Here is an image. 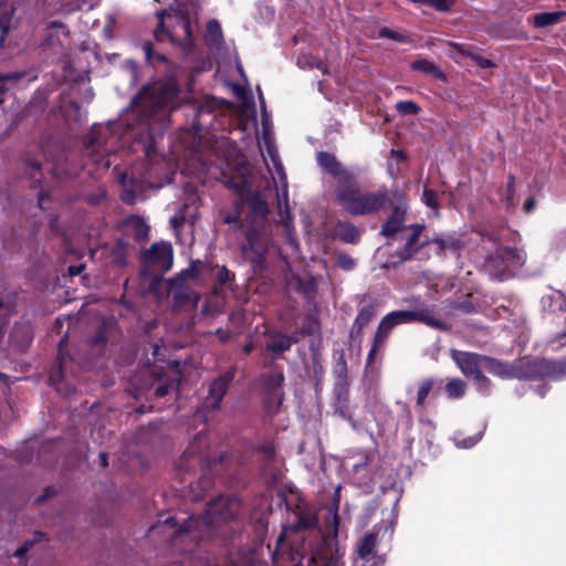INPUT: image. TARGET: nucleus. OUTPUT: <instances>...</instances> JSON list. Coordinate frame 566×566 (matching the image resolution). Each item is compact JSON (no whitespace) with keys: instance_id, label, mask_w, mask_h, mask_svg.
I'll return each mask as SVG.
<instances>
[{"instance_id":"864d4df0","label":"nucleus","mask_w":566,"mask_h":566,"mask_svg":"<svg viewBox=\"0 0 566 566\" xmlns=\"http://www.w3.org/2000/svg\"><path fill=\"white\" fill-rule=\"evenodd\" d=\"M205 115L211 116V112L208 107L200 105L197 107L195 118L191 123V127L196 132H200L202 128V124L200 123V118Z\"/></svg>"},{"instance_id":"a18cd8bd","label":"nucleus","mask_w":566,"mask_h":566,"mask_svg":"<svg viewBox=\"0 0 566 566\" xmlns=\"http://www.w3.org/2000/svg\"><path fill=\"white\" fill-rule=\"evenodd\" d=\"M296 290L298 293L303 294L305 297H311L316 294L317 285L313 277L308 280L297 279Z\"/></svg>"},{"instance_id":"c9c22d12","label":"nucleus","mask_w":566,"mask_h":566,"mask_svg":"<svg viewBox=\"0 0 566 566\" xmlns=\"http://www.w3.org/2000/svg\"><path fill=\"white\" fill-rule=\"evenodd\" d=\"M130 224L133 228V238L137 243H142L147 240L149 227L146 224V222L139 218L134 217L130 220Z\"/></svg>"},{"instance_id":"bf43d9fd","label":"nucleus","mask_w":566,"mask_h":566,"mask_svg":"<svg viewBox=\"0 0 566 566\" xmlns=\"http://www.w3.org/2000/svg\"><path fill=\"white\" fill-rule=\"evenodd\" d=\"M217 279L220 284H227L234 279V274L223 265L218 271Z\"/></svg>"},{"instance_id":"bb28decb","label":"nucleus","mask_w":566,"mask_h":566,"mask_svg":"<svg viewBox=\"0 0 566 566\" xmlns=\"http://www.w3.org/2000/svg\"><path fill=\"white\" fill-rule=\"evenodd\" d=\"M450 46L457 50L461 55L470 57L474 64L481 69H491L495 65L492 60L475 53L474 48L470 44L451 42Z\"/></svg>"},{"instance_id":"dca6fc26","label":"nucleus","mask_w":566,"mask_h":566,"mask_svg":"<svg viewBox=\"0 0 566 566\" xmlns=\"http://www.w3.org/2000/svg\"><path fill=\"white\" fill-rule=\"evenodd\" d=\"M378 311V303L373 301L365 305H359L358 314L353 322L349 329L348 338L349 343H357L360 347L364 328L376 317Z\"/></svg>"},{"instance_id":"09e8293b","label":"nucleus","mask_w":566,"mask_h":566,"mask_svg":"<svg viewBox=\"0 0 566 566\" xmlns=\"http://www.w3.org/2000/svg\"><path fill=\"white\" fill-rule=\"evenodd\" d=\"M200 274V270L197 266V262L192 261L190 265L182 272L179 273L178 277L169 280V285H175L185 277L197 279Z\"/></svg>"},{"instance_id":"aec40b11","label":"nucleus","mask_w":566,"mask_h":566,"mask_svg":"<svg viewBox=\"0 0 566 566\" xmlns=\"http://www.w3.org/2000/svg\"><path fill=\"white\" fill-rule=\"evenodd\" d=\"M35 78L28 71L0 72V105L9 91L19 87L22 82L29 84Z\"/></svg>"},{"instance_id":"6ab92c4d","label":"nucleus","mask_w":566,"mask_h":566,"mask_svg":"<svg viewBox=\"0 0 566 566\" xmlns=\"http://www.w3.org/2000/svg\"><path fill=\"white\" fill-rule=\"evenodd\" d=\"M451 357L465 377L472 378L484 369L485 355L453 349Z\"/></svg>"},{"instance_id":"ea45409f","label":"nucleus","mask_w":566,"mask_h":566,"mask_svg":"<svg viewBox=\"0 0 566 566\" xmlns=\"http://www.w3.org/2000/svg\"><path fill=\"white\" fill-rule=\"evenodd\" d=\"M333 357L336 360L335 365V374L337 375V378L339 381L346 382L347 381V374H348V367L347 361L345 358V353L343 349L335 350L333 354Z\"/></svg>"},{"instance_id":"2f4dec72","label":"nucleus","mask_w":566,"mask_h":566,"mask_svg":"<svg viewBox=\"0 0 566 566\" xmlns=\"http://www.w3.org/2000/svg\"><path fill=\"white\" fill-rule=\"evenodd\" d=\"M172 290V302L175 307H184L192 302V290L188 286L179 284L170 285Z\"/></svg>"},{"instance_id":"1a4fd4ad","label":"nucleus","mask_w":566,"mask_h":566,"mask_svg":"<svg viewBox=\"0 0 566 566\" xmlns=\"http://www.w3.org/2000/svg\"><path fill=\"white\" fill-rule=\"evenodd\" d=\"M391 212L381 224L380 234L387 239H392L403 227L408 210V199L403 191L394 190L388 203Z\"/></svg>"},{"instance_id":"9b49d317","label":"nucleus","mask_w":566,"mask_h":566,"mask_svg":"<svg viewBox=\"0 0 566 566\" xmlns=\"http://www.w3.org/2000/svg\"><path fill=\"white\" fill-rule=\"evenodd\" d=\"M286 509L292 511L293 521L290 522L287 530L291 533H300L316 530L319 525L316 511L303 501H298L294 507L286 504Z\"/></svg>"},{"instance_id":"37998d69","label":"nucleus","mask_w":566,"mask_h":566,"mask_svg":"<svg viewBox=\"0 0 566 566\" xmlns=\"http://www.w3.org/2000/svg\"><path fill=\"white\" fill-rule=\"evenodd\" d=\"M207 36L209 42L219 44L223 41L222 29L218 20L211 19L207 22Z\"/></svg>"},{"instance_id":"412c9836","label":"nucleus","mask_w":566,"mask_h":566,"mask_svg":"<svg viewBox=\"0 0 566 566\" xmlns=\"http://www.w3.org/2000/svg\"><path fill=\"white\" fill-rule=\"evenodd\" d=\"M241 201L249 206L250 217L253 219H266L270 210L268 202L258 191L249 190L242 198Z\"/></svg>"},{"instance_id":"a19ab883","label":"nucleus","mask_w":566,"mask_h":566,"mask_svg":"<svg viewBox=\"0 0 566 566\" xmlns=\"http://www.w3.org/2000/svg\"><path fill=\"white\" fill-rule=\"evenodd\" d=\"M233 566H268L255 552H248L238 556Z\"/></svg>"},{"instance_id":"6e6552de","label":"nucleus","mask_w":566,"mask_h":566,"mask_svg":"<svg viewBox=\"0 0 566 566\" xmlns=\"http://www.w3.org/2000/svg\"><path fill=\"white\" fill-rule=\"evenodd\" d=\"M216 463L217 459L212 458L210 454L207 437L202 433H198L184 451L178 468L185 472L200 470L201 473H205Z\"/></svg>"},{"instance_id":"49530a36","label":"nucleus","mask_w":566,"mask_h":566,"mask_svg":"<svg viewBox=\"0 0 566 566\" xmlns=\"http://www.w3.org/2000/svg\"><path fill=\"white\" fill-rule=\"evenodd\" d=\"M27 172L29 174L30 178L33 180L35 185H39L42 180V165L38 160H33L28 158L27 161Z\"/></svg>"},{"instance_id":"58836bf2","label":"nucleus","mask_w":566,"mask_h":566,"mask_svg":"<svg viewBox=\"0 0 566 566\" xmlns=\"http://www.w3.org/2000/svg\"><path fill=\"white\" fill-rule=\"evenodd\" d=\"M108 338V326L104 321L98 325L95 334L90 338L88 344L93 348H104Z\"/></svg>"},{"instance_id":"de8ad7c7","label":"nucleus","mask_w":566,"mask_h":566,"mask_svg":"<svg viewBox=\"0 0 566 566\" xmlns=\"http://www.w3.org/2000/svg\"><path fill=\"white\" fill-rule=\"evenodd\" d=\"M143 51L145 53L147 62H149V63H154V62L165 63L167 61L165 55L155 52L154 44L150 41L144 42Z\"/></svg>"},{"instance_id":"c03bdc74","label":"nucleus","mask_w":566,"mask_h":566,"mask_svg":"<svg viewBox=\"0 0 566 566\" xmlns=\"http://www.w3.org/2000/svg\"><path fill=\"white\" fill-rule=\"evenodd\" d=\"M224 185L232 189L240 199L250 190L247 180L242 177H231L224 181Z\"/></svg>"},{"instance_id":"423d86ee","label":"nucleus","mask_w":566,"mask_h":566,"mask_svg":"<svg viewBox=\"0 0 566 566\" xmlns=\"http://www.w3.org/2000/svg\"><path fill=\"white\" fill-rule=\"evenodd\" d=\"M244 237L245 242L241 245V254L250 263L253 274L261 275L266 270L270 239L263 230L255 226L249 227Z\"/></svg>"},{"instance_id":"603ef678","label":"nucleus","mask_w":566,"mask_h":566,"mask_svg":"<svg viewBox=\"0 0 566 566\" xmlns=\"http://www.w3.org/2000/svg\"><path fill=\"white\" fill-rule=\"evenodd\" d=\"M474 385L476 389L481 392L489 391L491 387V380L482 373H478L475 376L472 377Z\"/></svg>"},{"instance_id":"7c9ffc66","label":"nucleus","mask_w":566,"mask_h":566,"mask_svg":"<svg viewBox=\"0 0 566 566\" xmlns=\"http://www.w3.org/2000/svg\"><path fill=\"white\" fill-rule=\"evenodd\" d=\"M410 67L412 71L430 74L436 80L447 82V75L433 62L427 59H419L411 62Z\"/></svg>"},{"instance_id":"052dcab7","label":"nucleus","mask_w":566,"mask_h":566,"mask_svg":"<svg viewBox=\"0 0 566 566\" xmlns=\"http://www.w3.org/2000/svg\"><path fill=\"white\" fill-rule=\"evenodd\" d=\"M35 541L34 539H28L25 541L14 553V556L18 558H23L27 556L29 551L33 547Z\"/></svg>"},{"instance_id":"7ed1b4c3","label":"nucleus","mask_w":566,"mask_h":566,"mask_svg":"<svg viewBox=\"0 0 566 566\" xmlns=\"http://www.w3.org/2000/svg\"><path fill=\"white\" fill-rule=\"evenodd\" d=\"M242 510V501L237 495L220 494L207 503L205 513L197 518L190 516L177 531V536L190 535L197 528L199 520L207 526L216 527L234 521Z\"/></svg>"},{"instance_id":"4d7b16f0","label":"nucleus","mask_w":566,"mask_h":566,"mask_svg":"<svg viewBox=\"0 0 566 566\" xmlns=\"http://www.w3.org/2000/svg\"><path fill=\"white\" fill-rule=\"evenodd\" d=\"M386 344L378 342V339L374 338L371 343V347L367 354L366 358V367H369L374 364L376 359L377 352L385 347Z\"/></svg>"},{"instance_id":"0eeeda50","label":"nucleus","mask_w":566,"mask_h":566,"mask_svg":"<svg viewBox=\"0 0 566 566\" xmlns=\"http://www.w3.org/2000/svg\"><path fill=\"white\" fill-rule=\"evenodd\" d=\"M566 373V367L558 361L534 358L514 360V379L541 380L544 378L559 379Z\"/></svg>"},{"instance_id":"3c124183","label":"nucleus","mask_w":566,"mask_h":566,"mask_svg":"<svg viewBox=\"0 0 566 566\" xmlns=\"http://www.w3.org/2000/svg\"><path fill=\"white\" fill-rule=\"evenodd\" d=\"M422 202L431 208L432 210H434L437 213L439 211V202H438V193L428 188V187H424L423 191H422Z\"/></svg>"},{"instance_id":"680f3d73","label":"nucleus","mask_w":566,"mask_h":566,"mask_svg":"<svg viewBox=\"0 0 566 566\" xmlns=\"http://www.w3.org/2000/svg\"><path fill=\"white\" fill-rule=\"evenodd\" d=\"M223 222L224 223H228V224H231V223H234L237 226H240V228H242V222H241V212L239 210H237L235 212L233 213H228L224 218H223Z\"/></svg>"},{"instance_id":"f704fd0d","label":"nucleus","mask_w":566,"mask_h":566,"mask_svg":"<svg viewBox=\"0 0 566 566\" xmlns=\"http://www.w3.org/2000/svg\"><path fill=\"white\" fill-rule=\"evenodd\" d=\"M467 384L460 378L449 380L444 387L446 394L450 399H460L465 395Z\"/></svg>"},{"instance_id":"13d9d810","label":"nucleus","mask_w":566,"mask_h":566,"mask_svg":"<svg viewBox=\"0 0 566 566\" xmlns=\"http://www.w3.org/2000/svg\"><path fill=\"white\" fill-rule=\"evenodd\" d=\"M337 265L345 271H350L355 266V261L350 255L340 253L337 255Z\"/></svg>"},{"instance_id":"774afa93","label":"nucleus","mask_w":566,"mask_h":566,"mask_svg":"<svg viewBox=\"0 0 566 566\" xmlns=\"http://www.w3.org/2000/svg\"><path fill=\"white\" fill-rule=\"evenodd\" d=\"M169 389H170V385L161 384L158 387H156L155 396L157 398H164L169 392Z\"/></svg>"},{"instance_id":"2eb2a0df","label":"nucleus","mask_w":566,"mask_h":566,"mask_svg":"<svg viewBox=\"0 0 566 566\" xmlns=\"http://www.w3.org/2000/svg\"><path fill=\"white\" fill-rule=\"evenodd\" d=\"M316 159L317 164L324 171L337 179L336 187H342L343 185L353 181L354 172L344 168L335 155L327 151H319Z\"/></svg>"},{"instance_id":"69168bd1","label":"nucleus","mask_w":566,"mask_h":566,"mask_svg":"<svg viewBox=\"0 0 566 566\" xmlns=\"http://www.w3.org/2000/svg\"><path fill=\"white\" fill-rule=\"evenodd\" d=\"M219 340L223 344L228 343L229 339L231 338V332L229 329H224V328H218L214 333Z\"/></svg>"},{"instance_id":"f257e3e1","label":"nucleus","mask_w":566,"mask_h":566,"mask_svg":"<svg viewBox=\"0 0 566 566\" xmlns=\"http://www.w3.org/2000/svg\"><path fill=\"white\" fill-rule=\"evenodd\" d=\"M180 93V86L175 80H157L143 85L132 98L129 107L140 116L150 118L177 108Z\"/></svg>"},{"instance_id":"9d476101","label":"nucleus","mask_w":566,"mask_h":566,"mask_svg":"<svg viewBox=\"0 0 566 566\" xmlns=\"http://www.w3.org/2000/svg\"><path fill=\"white\" fill-rule=\"evenodd\" d=\"M490 266L497 269L500 280H504L513 269H517L525 263V253L523 250L513 247H500L489 259Z\"/></svg>"},{"instance_id":"20e7f679","label":"nucleus","mask_w":566,"mask_h":566,"mask_svg":"<svg viewBox=\"0 0 566 566\" xmlns=\"http://www.w3.org/2000/svg\"><path fill=\"white\" fill-rule=\"evenodd\" d=\"M412 322L421 323L440 331L447 327L444 321L436 316L431 306L417 301V305L413 310L392 311L385 315L377 326L374 338L386 344L396 326Z\"/></svg>"},{"instance_id":"4be33fe9","label":"nucleus","mask_w":566,"mask_h":566,"mask_svg":"<svg viewBox=\"0 0 566 566\" xmlns=\"http://www.w3.org/2000/svg\"><path fill=\"white\" fill-rule=\"evenodd\" d=\"M361 231L350 221L337 220L334 227V238L348 244H357Z\"/></svg>"},{"instance_id":"a878e982","label":"nucleus","mask_w":566,"mask_h":566,"mask_svg":"<svg viewBox=\"0 0 566 566\" xmlns=\"http://www.w3.org/2000/svg\"><path fill=\"white\" fill-rule=\"evenodd\" d=\"M15 13V7L9 1L0 2V49L4 48L7 34L12 27V19Z\"/></svg>"},{"instance_id":"473e14b6","label":"nucleus","mask_w":566,"mask_h":566,"mask_svg":"<svg viewBox=\"0 0 566 566\" xmlns=\"http://www.w3.org/2000/svg\"><path fill=\"white\" fill-rule=\"evenodd\" d=\"M284 380L285 377L283 371L281 370L263 375V385L265 389L272 395H274L280 388H282Z\"/></svg>"},{"instance_id":"e2e57ef3","label":"nucleus","mask_w":566,"mask_h":566,"mask_svg":"<svg viewBox=\"0 0 566 566\" xmlns=\"http://www.w3.org/2000/svg\"><path fill=\"white\" fill-rule=\"evenodd\" d=\"M56 494V490L53 486H46L43 493L35 500L36 503H43L49 499H52Z\"/></svg>"},{"instance_id":"338daca9","label":"nucleus","mask_w":566,"mask_h":566,"mask_svg":"<svg viewBox=\"0 0 566 566\" xmlns=\"http://www.w3.org/2000/svg\"><path fill=\"white\" fill-rule=\"evenodd\" d=\"M85 269V265L83 263L76 264V265H70L67 268V273L71 277L80 275Z\"/></svg>"},{"instance_id":"79ce46f5","label":"nucleus","mask_w":566,"mask_h":566,"mask_svg":"<svg viewBox=\"0 0 566 566\" xmlns=\"http://www.w3.org/2000/svg\"><path fill=\"white\" fill-rule=\"evenodd\" d=\"M128 247V242H126L124 239H117L115 241L114 247L112 249V256L116 263L120 265L126 264Z\"/></svg>"},{"instance_id":"393cba45","label":"nucleus","mask_w":566,"mask_h":566,"mask_svg":"<svg viewBox=\"0 0 566 566\" xmlns=\"http://www.w3.org/2000/svg\"><path fill=\"white\" fill-rule=\"evenodd\" d=\"M378 535L379 532L373 528L371 531L365 533L356 544L355 552L358 558H365L368 556L378 555L375 549L378 545Z\"/></svg>"},{"instance_id":"39448f33","label":"nucleus","mask_w":566,"mask_h":566,"mask_svg":"<svg viewBox=\"0 0 566 566\" xmlns=\"http://www.w3.org/2000/svg\"><path fill=\"white\" fill-rule=\"evenodd\" d=\"M339 499L334 497L333 504L329 507L332 515V532L324 534L322 539L313 548L307 566H338L340 559L338 546V515Z\"/></svg>"},{"instance_id":"b1692460","label":"nucleus","mask_w":566,"mask_h":566,"mask_svg":"<svg viewBox=\"0 0 566 566\" xmlns=\"http://www.w3.org/2000/svg\"><path fill=\"white\" fill-rule=\"evenodd\" d=\"M484 370L502 379H514V361L506 363L485 355Z\"/></svg>"},{"instance_id":"4c0bfd02","label":"nucleus","mask_w":566,"mask_h":566,"mask_svg":"<svg viewBox=\"0 0 566 566\" xmlns=\"http://www.w3.org/2000/svg\"><path fill=\"white\" fill-rule=\"evenodd\" d=\"M436 380L433 378H426L419 384L416 406L420 409H424V401L429 396L430 391L433 390Z\"/></svg>"},{"instance_id":"5701e85b","label":"nucleus","mask_w":566,"mask_h":566,"mask_svg":"<svg viewBox=\"0 0 566 566\" xmlns=\"http://www.w3.org/2000/svg\"><path fill=\"white\" fill-rule=\"evenodd\" d=\"M270 339L266 343V350L270 352L274 358H282L283 354L291 349L295 344V339L287 338L286 334L281 332H266Z\"/></svg>"},{"instance_id":"72a5a7b5","label":"nucleus","mask_w":566,"mask_h":566,"mask_svg":"<svg viewBox=\"0 0 566 566\" xmlns=\"http://www.w3.org/2000/svg\"><path fill=\"white\" fill-rule=\"evenodd\" d=\"M118 181L124 187L120 199L127 205L134 203L136 192L130 186L135 185V180L129 178L127 172H123L119 175Z\"/></svg>"},{"instance_id":"ddd939ff","label":"nucleus","mask_w":566,"mask_h":566,"mask_svg":"<svg viewBox=\"0 0 566 566\" xmlns=\"http://www.w3.org/2000/svg\"><path fill=\"white\" fill-rule=\"evenodd\" d=\"M405 229L410 230V234L406 238L405 244L397 252L401 261L411 260L423 248L430 245L428 235H424L423 240L420 241L426 229L423 223L409 224Z\"/></svg>"},{"instance_id":"f8f14e48","label":"nucleus","mask_w":566,"mask_h":566,"mask_svg":"<svg viewBox=\"0 0 566 566\" xmlns=\"http://www.w3.org/2000/svg\"><path fill=\"white\" fill-rule=\"evenodd\" d=\"M165 14L166 11H160L157 13L159 22L154 32L156 40L159 41L161 35L166 34L172 43L179 45L185 52H191L195 48V39L192 36L191 21L189 17L185 15L180 19L179 27L184 32V39H177L174 33L166 30L164 21Z\"/></svg>"},{"instance_id":"0e129e2a","label":"nucleus","mask_w":566,"mask_h":566,"mask_svg":"<svg viewBox=\"0 0 566 566\" xmlns=\"http://www.w3.org/2000/svg\"><path fill=\"white\" fill-rule=\"evenodd\" d=\"M536 207V199L534 196H531L528 197L524 203H523V211L526 213V214H530L533 212V210L535 209Z\"/></svg>"},{"instance_id":"cd10ccee","label":"nucleus","mask_w":566,"mask_h":566,"mask_svg":"<svg viewBox=\"0 0 566 566\" xmlns=\"http://www.w3.org/2000/svg\"><path fill=\"white\" fill-rule=\"evenodd\" d=\"M64 343H65V337L61 338V340L59 343L56 359H55V363L52 366L50 374H49V381L54 387H57L59 384L64 378V363H65V356H64V349H63Z\"/></svg>"},{"instance_id":"c756f323","label":"nucleus","mask_w":566,"mask_h":566,"mask_svg":"<svg viewBox=\"0 0 566 566\" xmlns=\"http://www.w3.org/2000/svg\"><path fill=\"white\" fill-rule=\"evenodd\" d=\"M566 18V11L541 12L533 15V25L536 29L553 27Z\"/></svg>"},{"instance_id":"a211bd4d","label":"nucleus","mask_w":566,"mask_h":566,"mask_svg":"<svg viewBox=\"0 0 566 566\" xmlns=\"http://www.w3.org/2000/svg\"><path fill=\"white\" fill-rule=\"evenodd\" d=\"M234 378V370L230 369L217 377L210 382L208 396L205 400V406L212 410L220 408L221 401L226 396L232 380Z\"/></svg>"},{"instance_id":"f3484780","label":"nucleus","mask_w":566,"mask_h":566,"mask_svg":"<svg viewBox=\"0 0 566 566\" xmlns=\"http://www.w3.org/2000/svg\"><path fill=\"white\" fill-rule=\"evenodd\" d=\"M144 260L149 264L156 266L161 272H167L171 269L174 262V251L170 243L155 242L143 255Z\"/></svg>"},{"instance_id":"5fc2aeb1","label":"nucleus","mask_w":566,"mask_h":566,"mask_svg":"<svg viewBox=\"0 0 566 566\" xmlns=\"http://www.w3.org/2000/svg\"><path fill=\"white\" fill-rule=\"evenodd\" d=\"M348 388H347V381L343 382L339 381L337 385V388L335 390V399L337 405H343L348 402Z\"/></svg>"},{"instance_id":"6e6d98bb","label":"nucleus","mask_w":566,"mask_h":566,"mask_svg":"<svg viewBox=\"0 0 566 566\" xmlns=\"http://www.w3.org/2000/svg\"><path fill=\"white\" fill-rule=\"evenodd\" d=\"M379 36L380 38H386V39H390V40H394V41H397V42H406L407 41V36L395 31V30H391L387 27H384V28H380L379 29Z\"/></svg>"},{"instance_id":"f03ea898","label":"nucleus","mask_w":566,"mask_h":566,"mask_svg":"<svg viewBox=\"0 0 566 566\" xmlns=\"http://www.w3.org/2000/svg\"><path fill=\"white\" fill-rule=\"evenodd\" d=\"M390 195L387 188L361 191L355 175L352 182L335 189L336 202L345 212L354 217L376 214L384 210L390 201Z\"/></svg>"},{"instance_id":"e433bc0d","label":"nucleus","mask_w":566,"mask_h":566,"mask_svg":"<svg viewBox=\"0 0 566 566\" xmlns=\"http://www.w3.org/2000/svg\"><path fill=\"white\" fill-rule=\"evenodd\" d=\"M500 196L505 208L510 209L515 206V177L513 174H509L506 187L501 191Z\"/></svg>"},{"instance_id":"c85d7f7f","label":"nucleus","mask_w":566,"mask_h":566,"mask_svg":"<svg viewBox=\"0 0 566 566\" xmlns=\"http://www.w3.org/2000/svg\"><path fill=\"white\" fill-rule=\"evenodd\" d=\"M429 241L430 244H434L437 247L436 253L438 255H443L447 251H459L463 247L462 241L453 235H438L429 238Z\"/></svg>"},{"instance_id":"4468645a","label":"nucleus","mask_w":566,"mask_h":566,"mask_svg":"<svg viewBox=\"0 0 566 566\" xmlns=\"http://www.w3.org/2000/svg\"><path fill=\"white\" fill-rule=\"evenodd\" d=\"M254 452L260 455V470L263 476L272 483L281 480L282 473L275 468L276 450L273 442H264L253 448Z\"/></svg>"},{"instance_id":"8fccbe9b","label":"nucleus","mask_w":566,"mask_h":566,"mask_svg":"<svg viewBox=\"0 0 566 566\" xmlns=\"http://www.w3.org/2000/svg\"><path fill=\"white\" fill-rule=\"evenodd\" d=\"M396 109L401 115H417L421 108L413 101H400L396 104Z\"/></svg>"}]
</instances>
